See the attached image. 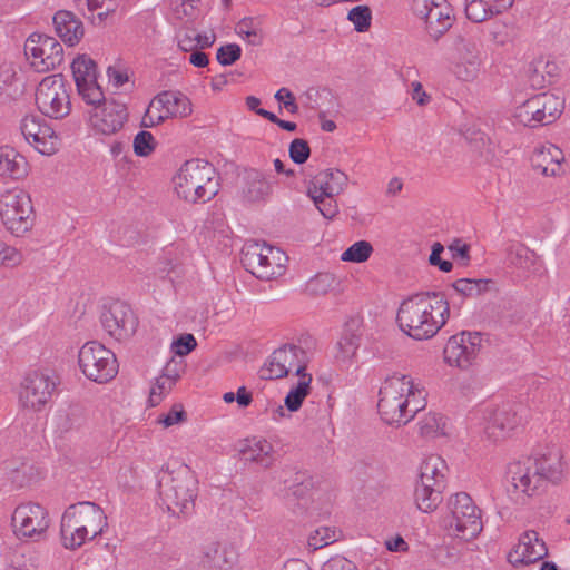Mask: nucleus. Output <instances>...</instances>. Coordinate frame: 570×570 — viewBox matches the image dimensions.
<instances>
[{
	"label": "nucleus",
	"mask_w": 570,
	"mask_h": 570,
	"mask_svg": "<svg viewBox=\"0 0 570 570\" xmlns=\"http://www.w3.org/2000/svg\"><path fill=\"white\" fill-rule=\"evenodd\" d=\"M450 306L443 294L424 292L402 301L396 314L400 330L411 338L423 341L434 337L445 325Z\"/></svg>",
	"instance_id": "nucleus-1"
},
{
	"label": "nucleus",
	"mask_w": 570,
	"mask_h": 570,
	"mask_svg": "<svg viewBox=\"0 0 570 570\" xmlns=\"http://www.w3.org/2000/svg\"><path fill=\"white\" fill-rule=\"evenodd\" d=\"M508 474L514 491L532 497L547 482L558 483L563 476L562 455L559 450H550L539 458H527L509 465Z\"/></svg>",
	"instance_id": "nucleus-2"
},
{
	"label": "nucleus",
	"mask_w": 570,
	"mask_h": 570,
	"mask_svg": "<svg viewBox=\"0 0 570 570\" xmlns=\"http://www.w3.org/2000/svg\"><path fill=\"white\" fill-rule=\"evenodd\" d=\"M173 181L178 197L190 204H205L219 191V175L202 159L186 160Z\"/></svg>",
	"instance_id": "nucleus-3"
},
{
	"label": "nucleus",
	"mask_w": 570,
	"mask_h": 570,
	"mask_svg": "<svg viewBox=\"0 0 570 570\" xmlns=\"http://www.w3.org/2000/svg\"><path fill=\"white\" fill-rule=\"evenodd\" d=\"M198 481L188 466L163 472L158 480L161 505L173 515H188L194 511Z\"/></svg>",
	"instance_id": "nucleus-4"
},
{
	"label": "nucleus",
	"mask_w": 570,
	"mask_h": 570,
	"mask_svg": "<svg viewBox=\"0 0 570 570\" xmlns=\"http://www.w3.org/2000/svg\"><path fill=\"white\" fill-rule=\"evenodd\" d=\"M422 394V391L413 383L411 376L393 373L382 384L379 395L377 410L386 424L405 425L411 421V414L406 407L411 405L410 396Z\"/></svg>",
	"instance_id": "nucleus-5"
},
{
	"label": "nucleus",
	"mask_w": 570,
	"mask_h": 570,
	"mask_svg": "<svg viewBox=\"0 0 570 570\" xmlns=\"http://www.w3.org/2000/svg\"><path fill=\"white\" fill-rule=\"evenodd\" d=\"M450 515L445 528L450 534L465 541L476 538L483 529L481 510L465 492H459L449 499Z\"/></svg>",
	"instance_id": "nucleus-6"
},
{
	"label": "nucleus",
	"mask_w": 570,
	"mask_h": 570,
	"mask_svg": "<svg viewBox=\"0 0 570 570\" xmlns=\"http://www.w3.org/2000/svg\"><path fill=\"white\" fill-rule=\"evenodd\" d=\"M240 262L256 278L271 281L284 273L287 256L279 248L250 242L244 245Z\"/></svg>",
	"instance_id": "nucleus-7"
},
{
	"label": "nucleus",
	"mask_w": 570,
	"mask_h": 570,
	"mask_svg": "<svg viewBox=\"0 0 570 570\" xmlns=\"http://www.w3.org/2000/svg\"><path fill=\"white\" fill-rule=\"evenodd\" d=\"M78 364L88 380L99 384L109 382L118 373L114 352L97 341L83 344L78 353Z\"/></svg>",
	"instance_id": "nucleus-8"
},
{
	"label": "nucleus",
	"mask_w": 570,
	"mask_h": 570,
	"mask_svg": "<svg viewBox=\"0 0 570 570\" xmlns=\"http://www.w3.org/2000/svg\"><path fill=\"white\" fill-rule=\"evenodd\" d=\"M32 203L22 189H9L0 195V218L6 228L21 236L32 227Z\"/></svg>",
	"instance_id": "nucleus-9"
},
{
	"label": "nucleus",
	"mask_w": 570,
	"mask_h": 570,
	"mask_svg": "<svg viewBox=\"0 0 570 570\" xmlns=\"http://www.w3.org/2000/svg\"><path fill=\"white\" fill-rule=\"evenodd\" d=\"M36 104L47 117L59 119L70 112V98L61 73L45 77L36 90Z\"/></svg>",
	"instance_id": "nucleus-10"
},
{
	"label": "nucleus",
	"mask_w": 570,
	"mask_h": 570,
	"mask_svg": "<svg viewBox=\"0 0 570 570\" xmlns=\"http://www.w3.org/2000/svg\"><path fill=\"white\" fill-rule=\"evenodd\" d=\"M14 534L19 539L41 541L47 538L51 520L48 511L39 503L19 504L11 517Z\"/></svg>",
	"instance_id": "nucleus-11"
},
{
	"label": "nucleus",
	"mask_w": 570,
	"mask_h": 570,
	"mask_svg": "<svg viewBox=\"0 0 570 570\" xmlns=\"http://www.w3.org/2000/svg\"><path fill=\"white\" fill-rule=\"evenodd\" d=\"M191 112V102L187 96L180 91H161L151 99L142 126L153 127L169 118H186Z\"/></svg>",
	"instance_id": "nucleus-12"
},
{
	"label": "nucleus",
	"mask_w": 570,
	"mask_h": 570,
	"mask_svg": "<svg viewBox=\"0 0 570 570\" xmlns=\"http://www.w3.org/2000/svg\"><path fill=\"white\" fill-rule=\"evenodd\" d=\"M24 53L38 72H47L63 62V48L53 37L43 33L30 35L24 43Z\"/></svg>",
	"instance_id": "nucleus-13"
},
{
	"label": "nucleus",
	"mask_w": 570,
	"mask_h": 570,
	"mask_svg": "<svg viewBox=\"0 0 570 570\" xmlns=\"http://www.w3.org/2000/svg\"><path fill=\"white\" fill-rule=\"evenodd\" d=\"M56 390L55 380L40 371L28 373L19 389V404L21 407L40 412L51 401Z\"/></svg>",
	"instance_id": "nucleus-14"
},
{
	"label": "nucleus",
	"mask_w": 570,
	"mask_h": 570,
	"mask_svg": "<svg viewBox=\"0 0 570 570\" xmlns=\"http://www.w3.org/2000/svg\"><path fill=\"white\" fill-rule=\"evenodd\" d=\"M100 322L104 330L117 341L134 335L138 326V318L132 308L118 299L102 306Z\"/></svg>",
	"instance_id": "nucleus-15"
},
{
	"label": "nucleus",
	"mask_w": 570,
	"mask_h": 570,
	"mask_svg": "<svg viewBox=\"0 0 570 570\" xmlns=\"http://www.w3.org/2000/svg\"><path fill=\"white\" fill-rule=\"evenodd\" d=\"M482 341L480 332H461L452 335L443 351L445 362L460 368H468L479 356Z\"/></svg>",
	"instance_id": "nucleus-16"
},
{
	"label": "nucleus",
	"mask_w": 570,
	"mask_h": 570,
	"mask_svg": "<svg viewBox=\"0 0 570 570\" xmlns=\"http://www.w3.org/2000/svg\"><path fill=\"white\" fill-rule=\"evenodd\" d=\"M521 406L503 403L498 406H489L485 410V428L487 435L493 441L504 439L512 430L522 422L520 414Z\"/></svg>",
	"instance_id": "nucleus-17"
},
{
	"label": "nucleus",
	"mask_w": 570,
	"mask_h": 570,
	"mask_svg": "<svg viewBox=\"0 0 570 570\" xmlns=\"http://www.w3.org/2000/svg\"><path fill=\"white\" fill-rule=\"evenodd\" d=\"M20 130L27 142L41 155H53L58 150V137L55 130L38 116H26Z\"/></svg>",
	"instance_id": "nucleus-18"
},
{
	"label": "nucleus",
	"mask_w": 570,
	"mask_h": 570,
	"mask_svg": "<svg viewBox=\"0 0 570 570\" xmlns=\"http://www.w3.org/2000/svg\"><path fill=\"white\" fill-rule=\"evenodd\" d=\"M127 118L126 105L116 100H109L96 108L91 115V124L96 131L104 135H112L124 127Z\"/></svg>",
	"instance_id": "nucleus-19"
},
{
	"label": "nucleus",
	"mask_w": 570,
	"mask_h": 570,
	"mask_svg": "<svg viewBox=\"0 0 570 570\" xmlns=\"http://www.w3.org/2000/svg\"><path fill=\"white\" fill-rule=\"evenodd\" d=\"M548 549L543 540L539 539L533 530L525 531L515 548L509 553L508 560L511 564L534 563L546 557Z\"/></svg>",
	"instance_id": "nucleus-20"
},
{
	"label": "nucleus",
	"mask_w": 570,
	"mask_h": 570,
	"mask_svg": "<svg viewBox=\"0 0 570 570\" xmlns=\"http://www.w3.org/2000/svg\"><path fill=\"white\" fill-rule=\"evenodd\" d=\"M66 511H73L72 520L78 524L86 525L91 534L90 539H95L104 532L107 527V517L104 510L95 502L82 501L69 505Z\"/></svg>",
	"instance_id": "nucleus-21"
},
{
	"label": "nucleus",
	"mask_w": 570,
	"mask_h": 570,
	"mask_svg": "<svg viewBox=\"0 0 570 570\" xmlns=\"http://www.w3.org/2000/svg\"><path fill=\"white\" fill-rule=\"evenodd\" d=\"M347 176L338 169H325L311 178L307 194H325V196L340 195L347 185Z\"/></svg>",
	"instance_id": "nucleus-22"
},
{
	"label": "nucleus",
	"mask_w": 570,
	"mask_h": 570,
	"mask_svg": "<svg viewBox=\"0 0 570 570\" xmlns=\"http://www.w3.org/2000/svg\"><path fill=\"white\" fill-rule=\"evenodd\" d=\"M52 20L57 36L68 46L77 45L83 37V24L71 11L60 10Z\"/></svg>",
	"instance_id": "nucleus-23"
},
{
	"label": "nucleus",
	"mask_w": 570,
	"mask_h": 570,
	"mask_svg": "<svg viewBox=\"0 0 570 570\" xmlns=\"http://www.w3.org/2000/svg\"><path fill=\"white\" fill-rule=\"evenodd\" d=\"M73 511H65L61 517L60 537L62 546L69 550L80 548L91 534L86 529V525H80L76 520H72Z\"/></svg>",
	"instance_id": "nucleus-24"
},
{
	"label": "nucleus",
	"mask_w": 570,
	"mask_h": 570,
	"mask_svg": "<svg viewBox=\"0 0 570 570\" xmlns=\"http://www.w3.org/2000/svg\"><path fill=\"white\" fill-rule=\"evenodd\" d=\"M29 171V164L22 155L13 148L0 147V176L19 180L24 178Z\"/></svg>",
	"instance_id": "nucleus-25"
},
{
	"label": "nucleus",
	"mask_w": 570,
	"mask_h": 570,
	"mask_svg": "<svg viewBox=\"0 0 570 570\" xmlns=\"http://www.w3.org/2000/svg\"><path fill=\"white\" fill-rule=\"evenodd\" d=\"M562 150L554 146L549 145L542 147L532 157V167L539 170L543 176L552 177L561 173V163L563 161Z\"/></svg>",
	"instance_id": "nucleus-26"
},
{
	"label": "nucleus",
	"mask_w": 570,
	"mask_h": 570,
	"mask_svg": "<svg viewBox=\"0 0 570 570\" xmlns=\"http://www.w3.org/2000/svg\"><path fill=\"white\" fill-rule=\"evenodd\" d=\"M273 360H276L278 363L281 362L282 366H285L288 373L295 370L297 376L306 374L305 370L308 363V356L306 351L301 346L285 344L273 352Z\"/></svg>",
	"instance_id": "nucleus-27"
},
{
	"label": "nucleus",
	"mask_w": 570,
	"mask_h": 570,
	"mask_svg": "<svg viewBox=\"0 0 570 570\" xmlns=\"http://www.w3.org/2000/svg\"><path fill=\"white\" fill-rule=\"evenodd\" d=\"M243 459L254 462L264 469H268L274 464V446L265 439L247 440L239 450Z\"/></svg>",
	"instance_id": "nucleus-28"
},
{
	"label": "nucleus",
	"mask_w": 570,
	"mask_h": 570,
	"mask_svg": "<svg viewBox=\"0 0 570 570\" xmlns=\"http://www.w3.org/2000/svg\"><path fill=\"white\" fill-rule=\"evenodd\" d=\"M244 180L245 187L243 193L248 202L265 200L272 194V184L266 179L264 174L257 169L246 170Z\"/></svg>",
	"instance_id": "nucleus-29"
},
{
	"label": "nucleus",
	"mask_w": 570,
	"mask_h": 570,
	"mask_svg": "<svg viewBox=\"0 0 570 570\" xmlns=\"http://www.w3.org/2000/svg\"><path fill=\"white\" fill-rule=\"evenodd\" d=\"M441 483H425L419 481L414 490V501L419 510L429 513L434 511L442 502Z\"/></svg>",
	"instance_id": "nucleus-30"
},
{
	"label": "nucleus",
	"mask_w": 570,
	"mask_h": 570,
	"mask_svg": "<svg viewBox=\"0 0 570 570\" xmlns=\"http://www.w3.org/2000/svg\"><path fill=\"white\" fill-rule=\"evenodd\" d=\"M539 105L540 126H547L554 122L563 111L564 100L551 92L535 95Z\"/></svg>",
	"instance_id": "nucleus-31"
},
{
	"label": "nucleus",
	"mask_w": 570,
	"mask_h": 570,
	"mask_svg": "<svg viewBox=\"0 0 570 570\" xmlns=\"http://www.w3.org/2000/svg\"><path fill=\"white\" fill-rule=\"evenodd\" d=\"M444 2L445 0H438L425 22L428 33L435 40L446 32L453 22L450 10Z\"/></svg>",
	"instance_id": "nucleus-32"
},
{
	"label": "nucleus",
	"mask_w": 570,
	"mask_h": 570,
	"mask_svg": "<svg viewBox=\"0 0 570 570\" xmlns=\"http://www.w3.org/2000/svg\"><path fill=\"white\" fill-rule=\"evenodd\" d=\"M509 264L518 269L529 272L537 263V255L523 244H513L508 249Z\"/></svg>",
	"instance_id": "nucleus-33"
},
{
	"label": "nucleus",
	"mask_w": 570,
	"mask_h": 570,
	"mask_svg": "<svg viewBox=\"0 0 570 570\" xmlns=\"http://www.w3.org/2000/svg\"><path fill=\"white\" fill-rule=\"evenodd\" d=\"M96 62L86 55H79L71 63L75 83L95 82L97 80Z\"/></svg>",
	"instance_id": "nucleus-34"
},
{
	"label": "nucleus",
	"mask_w": 570,
	"mask_h": 570,
	"mask_svg": "<svg viewBox=\"0 0 570 570\" xmlns=\"http://www.w3.org/2000/svg\"><path fill=\"white\" fill-rule=\"evenodd\" d=\"M312 375H299V381L285 396V406L289 412H296L302 406L303 401L309 394Z\"/></svg>",
	"instance_id": "nucleus-35"
},
{
	"label": "nucleus",
	"mask_w": 570,
	"mask_h": 570,
	"mask_svg": "<svg viewBox=\"0 0 570 570\" xmlns=\"http://www.w3.org/2000/svg\"><path fill=\"white\" fill-rule=\"evenodd\" d=\"M445 462L436 455H432L423 461L420 468V481L425 483H441L444 485L443 469Z\"/></svg>",
	"instance_id": "nucleus-36"
},
{
	"label": "nucleus",
	"mask_w": 570,
	"mask_h": 570,
	"mask_svg": "<svg viewBox=\"0 0 570 570\" xmlns=\"http://www.w3.org/2000/svg\"><path fill=\"white\" fill-rule=\"evenodd\" d=\"M468 57L461 58L454 67V73L463 81H471L476 78L480 70V60L474 50L465 46Z\"/></svg>",
	"instance_id": "nucleus-37"
},
{
	"label": "nucleus",
	"mask_w": 570,
	"mask_h": 570,
	"mask_svg": "<svg viewBox=\"0 0 570 570\" xmlns=\"http://www.w3.org/2000/svg\"><path fill=\"white\" fill-rule=\"evenodd\" d=\"M539 110L537 98L533 96L515 109L514 117L523 126L535 128L540 126Z\"/></svg>",
	"instance_id": "nucleus-38"
},
{
	"label": "nucleus",
	"mask_w": 570,
	"mask_h": 570,
	"mask_svg": "<svg viewBox=\"0 0 570 570\" xmlns=\"http://www.w3.org/2000/svg\"><path fill=\"white\" fill-rule=\"evenodd\" d=\"M336 347V361L344 365H350L356 356V352L360 347V338L354 334H346L341 337Z\"/></svg>",
	"instance_id": "nucleus-39"
},
{
	"label": "nucleus",
	"mask_w": 570,
	"mask_h": 570,
	"mask_svg": "<svg viewBox=\"0 0 570 570\" xmlns=\"http://www.w3.org/2000/svg\"><path fill=\"white\" fill-rule=\"evenodd\" d=\"M490 283L491 281L485 278H460L452 283V287L465 297H473L487 292Z\"/></svg>",
	"instance_id": "nucleus-40"
},
{
	"label": "nucleus",
	"mask_w": 570,
	"mask_h": 570,
	"mask_svg": "<svg viewBox=\"0 0 570 570\" xmlns=\"http://www.w3.org/2000/svg\"><path fill=\"white\" fill-rule=\"evenodd\" d=\"M236 33L252 46H261L264 35L255 19L244 18L236 24Z\"/></svg>",
	"instance_id": "nucleus-41"
},
{
	"label": "nucleus",
	"mask_w": 570,
	"mask_h": 570,
	"mask_svg": "<svg viewBox=\"0 0 570 570\" xmlns=\"http://www.w3.org/2000/svg\"><path fill=\"white\" fill-rule=\"evenodd\" d=\"M16 70L10 65L0 66V99L9 100L17 94Z\"/></svg>",
	"instance_id": "nucleus-42"
},
{
	"label": "nucleus",
	"mask_w": 570,
	"mask_h": 570,
	"mask_svg": "<svg viewBox=\"0 0 570 570\" xmlns=\"http://www.w3.org/2000/svg\"><path fill=\"white\" fill-rule=\"evenodd\" d=\"M464 9L466 18L473 22H483L495 16L487 0H465Z\"/></svg>",
	"instance_id": "nucleus-43"
},
{
	"label": "nucleus",
	"mask_w": 570,
	"mask_h": 570,
	"mask_svg": "<svg viewBox=\"0 0 570 570\" xmlns=\"http://www.w3.org/2000/svg\"><path fill=\"white\" fill-rule=\"evenodd\" d=\"M335 277L330 273H318L312 277L306 284V291L311 295H325L334 288Z\"/></svg>",
	"instance_id": "nucleus-44"
},
{
	"label": "nucleus",
	"mask_w": 570,
	"mask_h": 570,
	"mask_svg": "<svg viewBox=\"0 0 570 570\" xmlns=\"http://www.w3.org/2000/svg\"><path fill=\"white\" fill-rule=\"evenodd\" d=\"M373 252L372 245L366 240H358L351 245L341 256L344 262L363 263Z\"/></svg>",
	"instance_id": "nucleus-45"
},
{
	"label": "nucleus",
	"mask_w": 570,
	"mask_h": 570,
	"mask_svg": "<svg viewBox=\"0 0 570 570\" xmlns=\"http://www.w3.org/2000/svg\"><path fill=\"white\" fill-rule=\"evenodd\" d=\"M347 19L357 32H365L372 22V11L368 6H356L348 11Z\"/></svg>",
	"instance_id": "nucleus-46"
},
{
	"label": "nucleus",
	"mask_w": 570,
	"mask_h": 570,
	"mask_svg": "<svg viewBox=\"0 0 570 570\" xmlns=\"http://www.w3.org/2000/svg\"><path fill=\"white\" fill-rule=\"evenodd\" d=\"M313 200L318 212L326 219H333L338 214V206L335 196H325V194H307Z\"/></svg>",
	"instance_id": "nucleus-47"
},
{
	"label": "nucleus",
	"mask_w": 570,
	"mask_h": 570,
	"mask_svg": "<svg viewBox=\"0 0 570 570\" xmlns=\"http://www.w3.org/2000/svg\"><path fill=\"white\" fill-rule=\"evenodd\" d=\"M132 147L137 156L147 157L155 150L156 141L149 131L141 130L135 136Z\"/></svg>",
	"instance_id": "nucleus-48"
},
{
	"label": "nucleus",
	"mask_w": 570,
	"mask_h": 570,
	"mask_svg": "<svg viewBox=\"0 0 570 570\" xmlns=\"http://www.w3.org/2000/svg\"><path fill=\"white\" fill-rule=\"evenodd\" d=\"M443 417L436 413H429L417 423L419 432L424 438L436 436L442 429Z\"/></svg>",
	"instance_id": "nucleus-49"
},
{
	"label": "nucleus",
	"mask_w": 570,
	"mask_h": 570,
	"mask_svg": "<svg viewBox=\"0 0 570 570\" xmlns=\"http://www.w3.org/2000/svg\"><path fill=\"white\" fill-rule=\"evenodd\" d=\"M78 94L82 97V99L88 105H97L101 101H107L105 99L104 92L101 88L98 86L97 80L95 82H86L76 85Z\"/></svg>",
	"instance_id": "nucleus-50"
},
{
	"label": "nucleus",
	"mask_w": 570,
	"mask_h": 570,
	"mask_svg": "<svg viewBox=\"0 0 570 570\" xmlns=\"http://www.w3.org/2000/svg\"><path fill=\"white\" fill-rule=\"evenodd\" d=\"M337 540L334 528L323 527L314 531L308 538V546L314 550L326 547Z\"/></svg>",
	"instance_id": "nucleus-51"
},
{
	"label": "nucleus",
	"mask_w": 570,
	"mask_h": 570,
	"mask_svg": "<svg viewBox=\"0 0 570 570\" xmlns=\"http://www.w3.org/2000/svg\"><path fill=\"white\" fill-rule=\"evenodd\" d=\"M289 158L297 165H302L307 161L311 156V148L307 140L302 138H295L289 144L288 148Z\"/></svg>",
	"instance_id": "nucleus-52"
},
{
	"label": "nucleus",
	"mask_w": 570,
	"mask_h": 570,
	"mask_svg": "<svg viewBox=\"0 0 570 570\" xmlns=\"http://www.w3.org/2000/svg\"><path fill=\"white\" fill-rule=\"evenodd\" d=\"M258 375L262 380H276L288 375L285 366L282 363L273 360V354L268 357L265 364L259 368Z\"/></svg>",
	"instance_id": "nucleus-53"
},
{
	"label": "nucleus",
	"mask_w": 570,
	"mask_h": 570,
	"mask_svg": "<svg viewBox=\"0 0 570 570\" xmlns=\"http://www.w3.org/2000/svg\"><path fill=\"white\" fill-rule=\"evenodd\" d=\"M23 262V255L16 247L0 240V266L16 267Z\"/></svg>",
	"instance_id": "nucleus-54"
},
{
	"label": "nucleus",
	"mask_w": 570,
	"mask_h": 570,
	"mask_svg": "<svg viewBox=\"0 0 570 570\" xmlns=\"http://www.w3.org/2000/svg\"><path fill=\"white\" fill-rule=\"evenodd\" d=\"M174 386V383L171 380L160 375L157 380L155 385L150 390L148 402L150 406H157L165 394H167Z\"/></svg>",
	"instance_id": "nucleus-55"
},
{
	"label": "nucleus",
	"mask_w": 570,
	"mask_h": 570,
	"mask_svg": "<svg viewBox=\"0 0 570 570\" xmlns=\"http://www.w3.org/2000/svg\"><path fill=\"white\" fill-rule=\"evenodd\" d=\"M242 56V49L236 43H227L218 48L216 59L222 66H230Z\"/></svg>",
	"instance_id": "nucleus-56"
},
{
	"label": "nucleus",
	"mask_w": 570,
	"mask_h": 570,
	"mask_svg": "<svg viewBox=\"0 0 570 570\" xmlns=\"http://www.w3.org/2000/svg\"><path fill=\"white\" fill-rule=\"evenodd\" d=\"M187 419L186 412L180 404H174L171 410L157 419V423L165 428L173 426L175 424L185 422Z\"/></svg>",
	"instance_id": "nucleus-57"
},
{
	"label": "nucleus",
	"mask_w": 570,
	"mask_h": 570,
	"mask_svg": "<svg viewBox=\"0 0 570 570\" xmlns=\"http://www.w3.org/2000/svg\"><path fill=\"white\" fill-rule=\"evenodd\" d=\"M274 98L279 102V109L285 108L289 114L298 112V105L296 102L295 96L293 92L283 87L278 89L274 96Z\"/></svg>",
	"instance_id": "nucleus-58"
},
{
	"label": "nucleus",
	"mask_w": 570,
	"mask_h": 570,
	"mask_svg": "<svg viewBox=\"0 0 570 570\" xmlns=\"http://www.w3.org/2000/svg\"><path fill=\"white\" fill-rule=\"evenodd\" d=\"M214 569L213 570H232L234 564L237 561V557L234 553V551H228L226 549L219 551L215 550V557H214Z\"/></svg>",
	"instance_id": "nucleus-59"
},
{
	"label": "nucleus",
	"mask_w": 570,
	"mask_h": 570,
	"mask_svg": "<svg viewBox=\"0 0 570 570\" xmlns=\"http://www.w3.org/2000/svg\"><path fill=\"white\" fill-rule=\"evenodd\" d=\"M196 346L197 342L193 334H181L173 342L174 352L179 356L189 354Z\"/></svg>",
	"instance_id": "nucleus-60"
},
{
	"label": "nucleus",
	"mask_w": 570,
	"mask_h": 570,
	"mask_svg": "<svg viewBox=\"0 0 570 570\" xmlns=\"http://www.w3.org/2000/svg\"><path fill=\"white\" fill-rule=\"evenodd\" d=\"M322 570H357V567L343 556H335L328 559Z\"/></svg>",
	"instance_id": "nucleus-61"
},
{
	"label": "nucleus",
	"mask_w": 570,
	"mask_h": 570,
	"mask_svg": "<svg viewBox=\"0 0 570 570\" xmlns=\"http://www.w3.org/2000/svg\"><path fill=\"white\" fill-rule=\"evenodd\" d=\"M436 2L438 0H414L412 6L413 12L416 17L426 22Z\"/></svg>",
	"instance_id": "nucleus-62"
},
{
	"label": "nucleus",
	"mask_w": 570,
	"mask_h": 570,
	"mask_svg": "<svg viewBox=\"0 0 570 570\" xmlns=\"http://www.w3.org/2000/svg\"><path fill=\"white\" fill-rule=\"evenodd\" d=\"M178 47L184 52L194 51L197 49L196 32L195 30H185L177 36Z\"/></svg>",
	"instance_id": "nucleus-63"
},
{
	"label": "nucleus",
	"mask_w": 570,
	"mask_h": 570,
	"mask_svg": "<svg viewBox=\"0 0 570 570\" xmlns=\"http://www.w3.org/2000/svg\"><path fill=\"white\" fill-rule=\"evenodd\" d=\"M449 250L452 252L453 258L460 257L466 264L470 259V246L463 243L460 238H456L449 246Z\"/></svg>",
	"instance_id": "nucleus-64"
}]
</instances>
